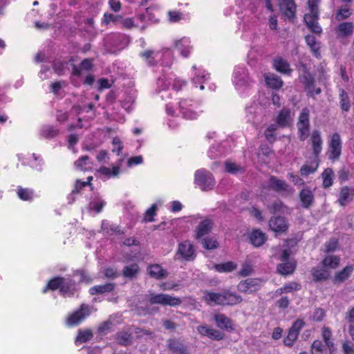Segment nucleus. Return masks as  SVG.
<instances>
[{
	"mask_svg": "<svg viewBox=\"0 0 354 354\" xmlns=\"http://www.w3.org/2000/svg\"><path fill=\"white\" fill-rule=\"evenodd\" d=\"M203 299L209 304L233 306L240 304L243 299L236 292L225 290L221 292H205Z\"/></svg>",
	"mask_w": 354,
	"mask_h": 354,
	"instance_id": "obj_1",
	"label": "nucleus"
},
{
	"mask_svg": "<svg viewBox=\"0 0 354 354\" xmlns=\"http://www.w3.org/2000/svg\"><path fill=\"white\" fill-rule=\"evenodd\" d=\"M232 83L241 95H246L250 91L252 81L245 68L236 66L232 75Z\"/></svg>",
	"mask_w": 354,
	"mask_h": 354,
	"instance_id": "obj_2",
	"label": "nucleus"
},
{
	"mask_svg": "<svg viewBox=\"0 0 354 354\" xmlns=\"http://www.w3.org/2000/svg\"><path fill=\"white\" fill-rule=\"evenodd\" d=\"M142 56L150 66H156L159 64L163 66H170L174 59L173 52L169 48L160 51L147 50Z\"/></svg>",
	"mask_w": 354,
	"mask_h": 354,
	"instance_id": "obj_3",
	"label": "nucleus"
},
{
	"mask_svg": "<svg viewBox=\"0 0 354 354\" xmlns=\"http://www.w3.org/2000/svg\"><path fill=\"white\" fill-rule=\"evenodd\" d=\"M59 289L60 293L64 297H70L75 294L76 290L75 283L69 278L55 277L51 279L44 288L43 292L47 290H55Z\"/></svg>",
	"mask_w": 354,
	"mask_h": 354,
	"instance_id": "obj_4",
	"label": "nucleus"
},
{
	"mask_svg": "<svg viewBox=\"0 0 354 354\" xmlns=\"http://www.w3.org/2000/svg\"><path fill=\"white\" fill-rule=\"evenodd\" d=\"M321 0H308V12L304 15V21L308 27L314 32L320 34L322 31L318 24L319 4Z\"/></svg>",
	"mask_w": 354,
	"mask_h": 354,
	"instance_id": "obj_5",
	"label": "nucleus"
},
{
	"mask_svg": "<svg viewBox=\"0 0 354 354\" xmlns=\"http://www.w3.org/2000/svg\"><path fill=\"white\" fill-rule=\"evenodd\" d=\"M186 82L176 77L174 73L164 74L160 76L157 80V89L159 92L167 91L171 86L175 91H179Z\"/></svg>",
	"mask_w": 354,
	"mask_h": 354,
	"instance_id": "obj_6",
	"label": "nucleus"
},
{
	"mask_svg": "<svg viewBox=\"0 0 354 354\" xmlns=\"http://www.w3.org/2000/svg\"><path fill=\"white\" fill-rule=\"evenodd\" d=\"M179 112L187 120H195L203 112L198 103L192 102L190 100H181L178 103Z\"/></svg>",
	"mask_w": 354,
	"mask_h": 354,
	"instance_id": "obj_7",
	"label": "nucleus"
},
{
	"mask_svg": "<svg viewBox=\"0 0 354 354\" xmlns=\"http://www.w3.org/2000/svg\"><path fill=\"white\" fill-rule=\"evenodd\" d=\"M194 183L203 191L212 189L216 181L211 172L205 169H199L195 172Z\"/></svg>",
	"mask_w": 354,
	"mask_h": 354,
	"instance_id": "obj_8",
	"label": "nucleus"
},
{
	"mask_svg": "<svg viewBox=\"0 0 354 354\" xmlns=\"http://www.w3.org/2000/svg\"><path fill=\"white\" fill-rule=\"evenodd\" d=\"M298 136L301 140H305L309 136L310 131V110L303 108L299 113L297 123Z\"/></svg>",
	"mask_w": 354,
	"mask_h": 354,
	"instance_id": "obj_9",
	"label": "nucleus"
},
{
	"mask_svg": "<svg viewBox=\"0 0 354 354\" xmlns=\"http://www.w3.org/2000/svg\"><path fill=\"white\" fill-rule=\"evenodd\" d=\"M210 78V74L202 67H197L194 65L192 67L191 82L196 88L199 87L201 90L205 88L204 84Z\"/></svg>",
	"mask_w": 354,
	"mask_h": 354,
	"instance_id": "obj_10",
	"label": "nucleus"
},
{
	"mask_svg": "<svg viewBox=\"0 0 354 354\" xmlns=\"http://www.w3.org/2000/svg\"><path fill=\"white\" fill-rule=\"evenodd\" d=\"M93 308L88 305L82 304L80 308L69 315L66 319V324L69 326H74L80 324L92 312Z\"/></svg>",
	"mask_w": 354,
	"mask_h": 354,
	"instance_id": "obj_11",
	"label": "nucleus"
},
{
	"mask_svg": "<svg viewBox=\"0 0 354 354\" xmlns=\"http://www.w3.org/2000/svg\"><path fill=\"white\" fill-rule=\"evenodd\" d=\"M149 301L151 304L170 306H176L181 303V300L179 298L162 293L157 295L153 293L149 294Z\"/></svg>",
	"mask_w": 354,
	"mask_h": 354,
	"instance_id": "obj_12",
	"label": "nucleus"
},
{
	"mask_svg": "<svg viewBox=\"0 0 354 354\" xmlns=\"http://www.w3.org/2000/svg\"><path fill=\"white\" fill-rule=\"evenodd\" d=\"M173 47L179 53L180 56L185 58L189 57L193 50L191 39L187 37H182L174 39Z\"/></svg>",
	"mask_w": 354,
	"mask_h": 354,
	"instance_id": "obj_13",
	"label": "nucleus"
},
{
	"mask_svg": "<svg viewBox=\"0 0 354 354\" xmlns=\"http://www.w3.org/2000/svg\"><path fill=\"white\" fill-rule=\"evenodd\" d=\"M289 255L290 252L288 250L285 249L282 251L281 254L279 257L281 261H284L277 266L278 272L283 275L291 274L295 269V262L286 261L289 257Z\"/></svg>",
	"mask_w": 354,
	"mask_h": 354,
	"instance_id": "obj_14",
	"label": "nucleus"
},
{
	"mask_svg": "<svg viewBox=\"0 0 354 354\" xmlns=\"http://www.w3.org/2000/svg\"><path fill=\"white\" fill-rule=\"evenodd\" d=\"M262 281L259 279H248L241 281L237 286V289L241 292L250 294L257 291Z\"/></svg>",
	"mask_w": 354,
	"mask_h": 354,
	"instance_id": "obj_15",
	"label": "nucleus"
},
{
	"mask_svg": "<svg viewBox=\"0 0 354 354\" xmlns=\"http://www.w3.org/2000/svg\"><path fill=\"white\" fill-rule=\"evenodd\" d=\"M329 148V158H337L341 153L342 149V142L340 140V136L338 133H335L332 135L330 141Z\"/></svg>",
	"mask_w": 354,
	"mask_h": 354,
	"instance_id": "obj_16",
	"label": "nucleus"
},
{
	"mask_svg": "<svg viewBox=\"0 0 354 354\" xmlns=\"http://www.w3.org/2000/svg\"><path fill=\"white\" fill-rule=\"evenodd\" d=\"M178 254L187 261L193 259L195 257V252L193 245L188 241H184L179 244Z\"/></svg>",
	"mask_w": 354,
	"mask_h": 354,
	"instance_id": "obj_17",
	"label": "nucleus"
},
{
	"mask_svg": "<svg viewBox=\"0 0 354 354\" xmlns=\"http://www.w3.org/2000/svg\"><path fill=\"white\" fill-rule=\"evenodd\" d=\"M292 120L293 113L286 107L283 108L277 117V123L282 127L289 126Z\"/></svg>",
	"mask_w": 354,
	"mask_h": 354,
	"instance_id": "obj_18",
	"label": "nucleus"
},
{
	"mask_svg": "<svg viewBox=\"0 0 354 354\" xmlns=\"http://www.w3.org/2000/svg\"><path fill=\"white\" fill-rule=\"evenodd\" d=\"M353 29L354 25L352 22H342L336 27L335 32L338 37L346 38L353 35Z\"/></svg>",
	"mask_w": 354,
	"mask_h": 354,
	"instance_id": "obj_19",
	"label": "nucleus"
},
{
	"mask_svg": "<svg viewBox=\"0 0 354 354\" xmlns=\"http://www.w3.org/2000/svg\"><path fill=\"white\" fill-rule=\"evenodd\" d=\"M197 331L203 336H207L214 340H221L223 338V334L220 331L208 327L206 325H201L197 327Z\"/></svg>",
	"mask_w": 354,
	"mask_h": 354,
	"instance_id": "obj_20",
	"label": "nucleus"
},
{
	"mask_svg": "<svg viewBox=\"0 0 354 354\" xmlns=\"http://www.w3.org/2000/svg\"><path fill=\"white\" fill-rule=\"evenodd\" d=\"M216 326L221 329L231 331L234 329L232 321L225 315L216 314L214 316Z\"/></svg>",
	"mask_w": 354,
	"mask_h": 354,
	"instance_id": "obj_21",
	"label": "nucleus"
},
{
	"mask_svg": "<svg viewBox=\"0 0 354 354\" xmlns=\"http://www.w3.org/2000/svg\"><path fill=\"white\" fill-rule=\"evenodd\" d=\"M280 10L288 18L295 16L296 6L292 0H282L279 2Z\"/></svg>",
	"mask_w": 354,
	"mask_h": 354,
	"instance_id": "obj_22",
	"label": "nucleus"
},
{
	"mask_svg": "<svg viewBox=\"0 0 354 354\" xmlns=\"http://www.w3.org/2000/svg\"><path fill=\"white\" fill-rule=\"evenodd\" d=\"M301 81L305 84V89L309 95L313 96L315 94H319L321 92L320 88L314 90V80L313 77L309 73H306L300 77Z\"/></svg>",
	"mask_w": 354,
	"mask_h": 354,
	"instance_id": "obj_23",
	"label": "nucleus"
},
{
	"mask_svg": "<svg viewBox=\"0 0 354 354\" xmlns=\"http://www.w3.org/2000/svg\"><path fill=\"white\" fill-rule=\"evenodd\" d=\"M269 226L272 230L276 232H283L288 229V225L282 217H276L269 221Z\"/></svg>",
	"mask_w": 354,
	"mask_h": 354,
	"instance_id": "obj_24",
	"label": "nucleus"
},
{
	"mask_svg": "<svg viewBox=\"0 0 354 354\" xmlns=\"http://www.w3.org/2000/svg\"><path fill=\"white\" fill-rule=\"evenodd\" d=\"M354 270V266L348 265L339 272H337L333 278L335 283H342L349 278Z\"/></svg>",
	"mask_w": 354,
	"mask_h": 354,
	"instance_id": "obj_25",
	"label": "nucleus"
},
{
	"mask_svg": "<svg viewBox=\"0 0 354 354\" xmlns=\"http://www.w3.org/2000/svg\"><path fill=\"white\" fill-rule=\"evenodd\" d=\"M264 79L266 85L273 89H279L283 86L281 79L274 74L266 73L264 75Z\"/></svg>",
	"mask_w": 354,
	"mask_h": 354,
	"instance_id": "obj_26",
	"label": "nucleus"
},
{
	"mask_svg": "<svg viewBox=\"0 0 354 354\" xmlns=\"http://www.w3.org/2000/svg\"><path fill=\"white\" fill-rule=\"evenodd\" d=\"M310 141L315 155H318L322 149V139L319 131H313L310 135Z\"/></svg>",
	"mask_w": 354,
	"mask_h": 354,
	"instance_id": "obj_27",
	"label": "nucleus"
},
{
	"mask_svg": "<svg viewBox=\"0 0 354 354\" xmlns=\"http://www.w3.org/2000/svg\"><path fill=\"white\" fill-rule=\"evenodd\" d=\"M249 238L250 243L254 247H260L266 241V234L259 230H253L250 234Z\"/></svg>",
	"mask_w": 354,
	"mask_h": 354,
	"instance_id": "obj_28",
	"label": "nucleus"
},
{
	"mask_svg": "<svg viewBox=\"0 0 354 354\" xmlns=\"http://www.w3.org/2000/svg\"><path fill=\"white\" fill-rule=\"evenodd\" d=\"M299 198L302 207L304 208H308L313 202L314 195L310 189L305 188L301 191Z\"/></svg>",
	"mask_w": 354,
	"mask_h": 354,
	"instance_id": "obj_29",
	"label": "nucleus"
},
{
	"mask_svg": "<svg viewBox=\"0 0 354 354\" xmlns=\"http://www.w3.org/2000/svg\"><path fill=\"white\" fill-rule=\"evenodd\" d=\"M340 257L335 255H327L326 256L322 261V265L326 269L335 270L339 266Z\"/></svg>",
	"mask_w": 354,
	"mask_h": 354,
	"instance_id": "obj_30",
	"label": "nucleus"
},
{
	"mask_svg": "<svg viewBox=\"0 0 354 354\" xmlns=\"http://www.w3.org/2000/svg\"><path fill=\"white\" fill-rule=\"evenodd\" d=\"M270 187L277 192H290L288 185L284 180L277 178L276 177L272 176L269 180Z\"/></svg>",
	"mask_w": 354,
	"mask_h": 354,
	"instance_id": "obj_31",
	"label": "nucleus"
},
{
	"mask_svg": "<svg viewBox=\"0 0 354 354\" xmlns=\"http://www.w3.org/2000/svg\"><path fill=\"white\" fill-rule=\"evenodd\" d=\"M93 67L92 60L90 59H85L81 62L80 67L78 68L73 65V75L77 77H82L83 75V71H89Z\"/></svg>",
	"mask_w": 354,
	"mask_h": 354,
	"instance_id": "obj_32",
	"label": "nucleus"
},
{
	"mask_svg": "<svg viewBox=\"0 0 354 354\" xmlns=\"http://www.w3.org/2000/svg\"><path fill=\"white\" fill-rule=\"evenodd\" d=\"M212 225V221L209 219H205L201 221L196 230V239H199L207 234L210 231Z\"/></svg>",
	"mask_w": 354,
	"mask_h": 354,
	"instance_id": "obj_33",
	"label": "nucleus"
},
{
	"mask_svg": "<svg viewBox=\"0 0 354 354\" xmlns=\"http://www.w3.org/2000/svg\"><path fill=\"white\" fill-rule=\"evenodd\" d=\"M273 65L274 68L281 73L289 75L292 72L289 64L281 57L274 59Z\"/></svg>",
	"mask_w": 354,
	"mask_h": 354,
	"instance_id": "obj_34",
	"label": "nucleus"
},
{
	"mask_svg": "<svg viewBox=\"0 0 354 354\" xmlns=\"http://www.w3.org/2000/svg\"><path fill=\"white\" fill-rule=\"evenodd\" d=\"M169 349L174 354H187V348L183 343L177 339H170L168 343Z\"/></svg>",
	"mask_w": 354,
	"mask_h": 354,
	"instance_id": "obj_35",
	"label": "nucleus"
},
{
	"mask_svg": "<svg viewBox=\"0 0 354 354\" xmlns=\"http://www.w3.org/2000/svg\"><path fill=\"white\" fill-rule=\"evenodd\" d=\"M74 165L77 169L81 171H87L93 169V162L87 156L81 157L78 160L75 162Z\"/></svg>",
	"mask_w": 354,
	"mask_h": 354,
	"instance_id": "obj_36",
	"label": "nucleus"
},
{
	"mask_svg": "<svg viewBox=\"0 0 354 354\" xmlns=\"http://www.w3.org/2000/svg\"><path fill=\"white\" fill-rule=\"evenodd\" d=\"M120 171V168L119 166H113L111 168L106 167H101L97 170V172L106 177V178H111L117 176Z\"/></svg>",
	"mask_w": 354,
	"mask_h": 354,
	"instance_id": "obj_37",
	"label": "nucleus"
},
{
	"mask_svg": "<svg viewBox=\"0 0 354 354\" xmlns=\"http://www.w3.org/2000/svg\"><path fill=\"white\" fill-rule=\"evenodd\" d=\"M148 271L151 277L156 279H162L167 277L166 270H163L160 265L154 264L148 268Z\"/></svg>",
	"mask_w": 354,
	"mask_h": 354,
	"instance_id": "obj_38",
	"label": "nucleus"
},
{
	"mask_svg": "<svg viewBox=\"0 0 354 354\" xmlns=\"http://www.w3.org/2000/svg\"><path fill=\"white\" fill-rule=\"evenodd\" d=\"M306 41L308 46L310 48L314 55L317 57H320V44L317 41L315 37L313 35H307L306 37Z\"/></svg>",
	"mask_w": 354,
	"mask_h": 354,
	"instance_id": "obj_39",
	"label": "nucleus"
},
{
	"mask_svg": "<svg viewBox=\"0 0 354 354\" xmlns=\"http://www.w3.org/2000/svg\"><path fill=\"white\" fill-rule=\"evenodd\" d=\"M131 328H128V330L120 332L116 335V341L121 345H128L131 343V333L130 330Z\"/></svg>",
	"mask_w": 354,
	"mask_h": 354,
	"instance_id": "obj_40",
	"label": "nucleus"
},
{
	"mask_svg": "<svg viewBox=\"0 0 354 354\" xmlns=\"http://www.w3.org/2000/svg\"><path fill=\"white\" fill-rule=\"evenodd\" d=\"M353 191L351 190L348 187H344L341 189L339 202L341 205H346L352 198Z\"/></svg>",
	"mask_w": 354,
	"mask_h": 354,
	"instance_id": "obj_41",
	"label": "nucleus"
},
{
	"mask_svg": "<svg viewBox=\"0 0 354 354\" xmlns=\"http://www.w3.org/2000/svg\"><path fill=\"white\" fill-rule=\"evenodd\" d=\"M237 266L234 262L227 261L223 263L216 264L214 266L215 270L219 272H229L236 268Z\"/></svg>",
	"mask_w": 354,
	"mask_h": 354,
	"instance_id": "obj_42",
	"label": "nucleus"
},
{
	"mask_svg": "<svg viewBox=\"0 0 354 354\" xmlns=\"http://www.w3.org/2000/svg\"><path fill=\"white\" fill-rule=\"evenodd\" d=\"M313 276L317 281L326 280L330 276V273L328 269L323 267L322 268L313 269Z\"/></svg>",
	"mask_w": 354,
	"mask_h": 354,
	"instance_id": "obj_43",
	"label": "nucleus"
},
{
	"mask_svg": "<svg viewBox=\"0 0 354 354\" xmlns=\"http://www.w3.org/2000/svg\"><path fill=\"white\" fill-rule=\"evenodd\" d=\"M301 288L300 285L296 282H290L285 284L283 287L277 289L276 293L281 295L283 293L291 292L295 290H298Z\"/></svg>",
	"mask_w": 354,
	"mask_h": 354,
	"instance_id": "obj_44",
	"label": "nucleus"
},
{
	"mask_svg": "<svg viewBox=\"0 0 354 354\" xmlns=\"http://www.w3.org/2000/svg\"><path fill=\"white\" fill-rule=\"evenodd\" d=\"M114 288L113 283H107L102 286H95L90 288L89 292L91 295H95L97 293H104L106 292H111Z\"/></svg>",
	"mask_w": 354,
	"mask_h": 354,
	"instance_id": "obj_45",
	"label": "nucleus"
},
{
	"mask_svg": "<svg viewBox=\"0 0 354 354\" xmlns=\"http://www.w3.org/2000/svg\"><path fill=\"white\" fill-rule=\"evenodd\" d=\"M93 337V333L89 330H80L75 340L77 345L86 342Z\"/></svg>",
	"mask_w": 354,
	"mask_h": 354,
	"instance_id": "obj_46",
	"label": "nucleus"
},
{
	"mask_svg": "<svg viewBox=\"0 0 354 354\" xmlns=\"http://www.w3.org/2000/svg\"><path fill=\"white\" fill-rule=\"evenodd\" d=\"M102 230L107 234H113L119 233L120 232V227L118 225L110 223L107 221H103L102 223Z\"/></svg>",
	"mask_w": 354,
	"mask_h": 354,
	"instance_id": "obj_47",
	"label": "nucleus"
},
{
	"mask_svg": "<svg viewBox=\"0 0 354 354\" xmlns=\"http://www.w3.org/2000/svg\"><path fill=\"white\" fill-rule=\"evenodd\" d=\"M81 28L84 30L88 35L93 36L95 33L94 27V20L92 17L86 19L81 25Z\"/></svg>",
	"mask_w": 354,
	"mask_h": 354,
	"instance_id": "obj_48",
	"label": "nucleus"
},
{
	"mask_svg": "<svg viewBox=\"0 0 354 354\" xmlns=\"http://www.w3.org/2000/svg\"><path fill=\"white\" fill-rule=\"evenodd\" d=\"M225 171L232 174H237L243 171V168L235 162L227 160L225 164Z\"/></svg>",
	"mask_w": 354,
	"mask_h": 354,
	"instance_id": "obj_49",
	"label": "nucleus"
},
{
	"mask_svg": "<svg viewBox=\"0 0 354 354\" xmlns=\"http://www.w3.org/2000/svg\"><path fill=\"white\" fill-rule=\"evenodd\" d=\"M326 346V344L324 345L320 340H315L311 346V353L327 354Z\"/></svg>",
	"mask_w": 354,
	"mask_h": 354,
	"instance_id": "obj_50",
	"label": "nucleus"
},
{
	"mask_svg": "<svg viewBox=\"0 0 354 354\" xmlns=\"http://www.w3.org/2000/svg\"><path fill=\"white\" fill-rule=\"evenodd\" d=\"M57 133L58 130L50 125H45L41 129V135L46 138H54Z\"/></svg>",
	"mask_w": 354,
	"mask_h": 354,
	"instance_id": "obj_51",
	"label": "nucleus"
},
{
	"mask_svg": "<svg viewBox=\"0 0 354 354\" xmlns=\"http://www.w3.org/2000/svg\"><path fill=\"white\" fill-rule=\"evenodd\" d=\"M333 171L331 169H326L322 174L323 186L328 187L333 185Z\"/></svg>",
	"mask_w": 354,
	"mask_h": 354,
	"instance_id": "obj_52",
	"label": "nucleus"
},
{
	"mask_svg": "<svg viewBox=\"0 0 354 354\" xmlns=\"http://www.w3.org/2000/svg\"><path fill=\"white\" fill-rule=\"evenodd\" d=\"M261 111V107L257 104L246 107L247 118L249 121L254 122V118L257 113Z\"/></svg>",
	"mask_w": 354,
	"mask_h": 354,
	"instance_id": "obj_53",
	"label": "nucleus"
},
{
	"mask_svg": "<svg viewBox=\"0 0 354 354\" xmlns=\"http://www.w3.org/2000/svg\"><path fill=\"white\" fill-rule=\"evenodd\" d=\"M17 195L23 201H30L33 198V192L29 189L19 187L17 189Z\"/></svg>",
	"mask_w": 354,
	"mask_h": 354,
	"instance_id": "obj_54",
	"label": "nucleus"
},
{
	"mask_svg": "<svg viewBox=\"0 0 354 354\" xmlns=\"http://www.w3.org/2000/svg\"><path fill=\"white\" fill-rule=\"evenodd\" d=\"M352 14L351 10L348 6L342 7L337 12L335 18L337 21L348 19Z\"/></svg>",
	"mask_w": 354,
	"mask_h": 354,
	"instance_id": "obj_55",
	"label": "nucleus"
},
{
	"mask_svg": "<svg viewBox=\"0 0 354 354\" xmlns=\"http://www.w3.org/2000/svg\"><path fill=\"white\" fill-rule=\"evenodd\" d=\"M105 202L102 199L97 198L89 203V209H93L97 213H99L102 211Z\"/></svg>",
	"mask_w": 354,
	"mask_h": 354,
	"instance_id": "obj_56",
	"label": "nucleus"
},
{
	"mask_svg": "<svg viewBox=\"0 0 354 354\" xmlns=\"http://www.w3.org/2000/svg\"><path fill=\"white\" fill-rule=\"evenodd\" d=\"M167 16L170 23H177L184 19L183 14L176 10H169Z\"/></svg>",
	"mask_w": 354,
	"mask_h": 354,
	"instance_id": "obj_57",
	"label": "nucleus"
},
{
	"mask_svg": "<svg viewBox=\"0 0 354 354\" xmlns=\"http://www.w3.org/2000/svg\"><path fill=\"white\" fill-rule=\"evenodd\" d=\"M138 271V266L137 264H132L124 268L123 274L126 277H134Z\"/></svg>",
	"mask_w": 354,
	"mask_h": 354,
	"instance_id": "obj_58",
	"label": "nucleus"
},
{
	"mask_svg": "<svg viewBox=\"0 0 354 354\" xmlns=\"http://www.w3.org/2000/svg\"><path fill=\"white\" fill-rule=\"evenodd\" d=\"M317 166L318 164L316 162L312 163L310 165H305L301 168V174L302 176H308V174L315 172Z\"/></svg>",
	"mask_w": 354,
	"mask_h": 354,
	"instance_id": "obj_59",
	"label": "nucleus"
},
{
	"mask_svg": "<svg viewBox=\"0 0 354 354\" xmlns=\"http://www.w3.org/2000/svg\"><path fill=\"white\" fill-rule=\"evenodd\" d=\"M203 247L207 250L215 249L218 247L217 241L213 238H206L202 241Z\"/></svg>",
	"mask_w": 354,
	"mask_h": 354,
	"instance_id": "obj_60",
	"label": "nucleus"
},
{
	"mask_svg": "<svg viewBox=\"0 0 354 354\" xmlns=\"http://www.w3.org/2000/svg\"><path fill=\"white\" fill-rule=\"evenodd\" d=\"M92 179H93L92 176H88L87 178V181H81L80 180H77L76 183H75V188L72 191V194H73L75 193H78L82 187L87 186L90 183V182L92 180Z\"/></svg>",
	"mask_w": 354,
	"mask_h": 354,
	"instance_id": "obj_61",
	"label": "nucleus"
},
{
	"mask_svg": "<svg viewBox=\"0 0 354 354\" xmlns=\"http://www.w3.org/2000/svg\"><path fill=\"white\" fill-rule=\"evenodd\" d=\"M298 337V334L289 330L288 335L284 338L283 342L286 346H291Z\"/></svg>",
	"mask_w": 354,
	"mask_h": 354,
	"instance_id": "obj_62",
	"label": "nucleus"
},
{
	"mask_svg": "<svg viewBox=\"0 0 354 354\" xmlns=\"http://www.w3.org/2000/svg\"><path fill=\"white\" fill-rule=\"evenodd\" d=\"M112 145V151L113 153H116L117 155H119L123 149L122 142L120 140L119 138L116 137L113 139Z\"/></svg>",
	"mask_w": 354,
	"mask_h": 354,
	"instance_id": "obj_63",
	"label": "nucleus"
},
{
	"mask_svg": "<svg viewBox=\"0 0 354 354\" xmlns=\"http://www.w3.org/2000/svg\"><path fill=\"white\" fill-rule=\"evenodd\" d=\"M66 65H68V63L63 62L59 59L55 60L53 62V68L55 72L58 74H61L63 73Z\"/></svg>",
	"mask_w": 354,
	"mask_h": 354,
	"instance_id": "obj_64",
	"label": "nucleus"
}]
</instances>
